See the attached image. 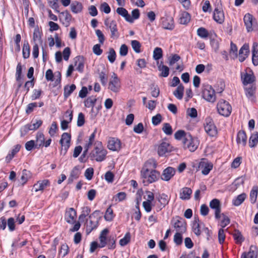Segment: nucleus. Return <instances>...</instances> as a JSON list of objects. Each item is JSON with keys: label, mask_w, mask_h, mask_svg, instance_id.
Returning <instances> with one entry per match:
<instances>
[{"label": "nucleus", "mask_w": 258, "mask_h": 258, "mask_svg": "<svg viewBox=\"0 0 258 258\" xmlns=\"http://www.w3.org/2000/svg\"><path fill=\"white\" fill-rule=\"evenodd\" d=\"M109 233V230L105 228L100 233L99 239L100 241V248L104 247L107 246L109 249H113L116 247V237L115 234H111L107 236Z\"/></svg>", "instance_id": "f257e3e1"}, {"label": "nucleus", "mask_w": 258, "mask_h": 258, "mask_svg": "<svg viewBox=\"0 0 258 258\" xmlns=\"http://www.w3.org/2000/svg\"><path fill=\"white\" fill-rule=\"evenodd\" d=\"M99 144L100 145L101 147H95L94 150L89 154V157L92 161L95 160L97 162H102L105 159L107 151L102 147L101 142H100Z\"/></svg>", "instance_id": "f03ea898"}, {"label": "nucleus", "mask_w": 258, "mask_h": 258, "mask_svg": "<svg viewBox=\"0 0 258 258\" xmlns=\"http://www.w3.org/2000/svg\"><path fill=\"white\" fill-rule=\"evenodd\" d=\"M183 147L184 149H188L190 152L196 151L199 145V141L197 138H193L188 133L187 136L183 140Z\"/></svg>", "instance_id": "7ed1b4c3"}, {"label": "nucleus", "mask_w": 258, "mask_h": 258, "mask_svg": "<svg viewBox=\"0 0 258 258\" xmlns=\"http://www.w3.org/2000/svg\"><path fill=\"white\" fill-rule=\"evenodd\" d=\"M202 97L208 102L213 103L216 100L215 92L212 87L209 84H204L202 86Z\"/></svg>", "instance_id": "20e7f679"}, {"label": "nucleus", "mask_w": 258, "mask_h": 258, "mask_svg": "<svg viewBox=\"0 0 258 258\" xmlns=\"http://www.w3.org/2000/svg\"><path fill=\"white\" fill-rule=\"evenodd\" d=\"M217 108L218 113L221 115L228 117L231 112L232 107L225 100L220 99L217 103Z\"/></svg>", "instance_id": "39448f33"}, {"label": "nucleus", "mask_w": 258, "mask_h": 258, "mask_svg": "<svg viewBox=\"0 0 258 258\" xmlns=\"http://www.w3.org/2000/svg\"><path fill=\"white\" fill-rule=\"evenodd\" d=\"M171 223L176 230V232H185L187 225L185 220L183 218L176 216L172 219Z\"/></svg>", "instance_id": "423d86ee"}, {"label": "nucleus", "mask_w": 258, "mask_h": 258, "mask_svg": "<svg viewBox=\"0 0 258 258\" xmlns=\"http://www.w3.org/2000/svg\"><path fill=\"white\" fill-rule=\"evenodd\" d=\"M204 128L206 132L211 137H215L218 134L217 127L213 119L211 118L206 119Z\"/></svg>", "instance_id": "0eeeda50"}, {"label": "nucleus", "mask_w": 258, "mask_h": 258, "mask_svg": "<svg viewBox=\"0 0 258 258\" xmlns=\"http://www.w3.org/2000/svg\"><path fill=\"white\" fill-rule=\"evenodd\" d=\"M43 121L42 120L39 119L37 120L35 122L31 124H27L23 126L21 129V132L22 136L25 135L28 133L29 131H35L38 129L42 124Z\"/></svg>", "instance_id": "6e6552de"}, {"label": "nucleus", "mask_w": 258, "mask_h": 258, "mask_svg": "<svg viewBox=\"0 0 258 258\" xmlns=\"http://www.w3.org/2000/svg\"><path fill=\"white\" fill-rule=\"evenodd\" d=\"M71 140V136L70 134L68 133H63L61 137V139L59 141V143L62 147H64L63 154L64 155L69 148L70 147V142Z\"/></svg>", "instance_id": "1a4fd4ad"}, {"label": "nucleus", "mask_w": 258, "mask_h": 258, "mask_svg": "<svg viewBox=\"0 0 258 258\" xmlns=\"http://www.w3.org/2000/svg\"><path fill=\"white\" fill-rule=\"evenodd\" d=\"M112 78L113 79L109 82L108 88L112 92L117 93L119 92L120 88V80L115 73H113Z\"/></svg>", "instance_id": "9d476101"}, {"label": "nucleus", "mask_w": 258, "mask_h": 258, "mask_svg": "<svg viewBox=\"0 0 258 258\" xmlns=\"http://www.w3.org/2000/svg\"><path fill=\"white\" fill-rule=\"evenodd\" d=\"M213 18L214 21L217 23L220 24L223 23L225 20V16L221 7L217 6L215 8L214 11Z\"/></svg>", "instance_id": "9b49d317"}, {"label": "nucleus", "mask_w": 258, "mask_h": 258, "mask_svg": "<svg viewBox=\"0 0 258 258\" xmlns=\"http://www.w3.org/2000/svg\"><path fill=\"white\" fill-rule=\"evenodd\" d=\"M172 151V147L171 145L167 142H162L158 148V154L160 156H163L166 153H169Z\"/></svg>", "instance_id": "f8f14e48"}, {"label": "nucleus", "mask_w": 258, "mask_h": 258, "mask_svg": "<svg viewBox=\"0 0 258 258\" xmlns=\"http://www.w3.org/2000/svg\"><path fill=\"white\" fill-rule=\"evenodd\" d=\"M210 207L215 210V217L219 220L221 218V205L220 201L217 199L212 200L209 204Z\"/></svg>", "instance_id": "ddd939ff"}, {"label": "nucleus", "mask_w": 258, "mask_h": 258, "mask_svg": "<svg viewBox=\"0 0 258 258\" xmlns=\"http://www.w3.org/2000/svg\"><path fill=\"white\" fill-rule=\"evenodd\" d=\"M148 173L143 174L142 173V177L144 179H147L148 183H152L153 182L156 181L159 179V177L160 175V173L157 170H151Z\"/></svg>", "instance_id": "4468645a"}, {"label": "nucleus", "mask_w": 258, "mask_h": 258, "mask_svg": "<svg viewBox=\"0 0 258 258\" xmlns=\"http://www.w3.org/2000/svg\"><path fill=\"white\" fill-rule=\"evenodd\" d=\"M157 163L155 160L153 159H149L144 164L141 171L142 174H146L151 170H155L157 167Z\"/></svg>", "instance_id": "2eb2a0df"}, {"label": "nucleus", "mask_w": 258, "mask_h": 258, "mask_svg": "<svg viewBox=\"0 0 258 258\" xmlns=\"http://www.w3.org/2000/svg\"><path fill=\"white\" fill-rule=\"evenodd\" d=\"M95 213L96 212L91 214L86 222L87 230L89 231V232L97 227L98 219L95 217Z\"/></svg>", "instance_id": "dca6fc26"}, {"label": "nucleus", "mask_w": 258, "mask_h": 258, "mask_svg": "<svg viewBox=\"0 0 258 258\" xmlns=\"http://www.w3.org/2000/svg\"><path fill=\"white\" fill-rule=\"evenodd\" d=\"M107 147L110 150L113 151H118L121 148L120 141L117 138H111L108 142Z\"/></svg>", "instance_id": "f3484780"}, {"label": "nucleus", "mask_w": 258, "mask_h": 258, "mask_svg": "<svg viewBox=\"0 0 258 258\" xmlns=\"http://www.w3.org/2000/svg\"><path fill=\"white\" fill-rule=\"evenodd\" d=\"M175 172L176 170L174 168L169 166L163 170L161 179L166 181H169L175 175Z\"/></svg>", "instance_id": "a211bd4d"}, {"label": "nucleus", "mask_w": 258, "mask_h": 258, "mask_svg": "<svg viewBox=\"0 0 258 258\" xmlns=\"http://www.w3.org/2000/svg\"><path fill=\"white\" fill-rule=\"evenodd\" d=\"M162 26L164 29L173 30L174 28L173 18L170 16L162 18Z\"/></svg>", "instance_id": "6ab92c4d"}, {"label": "nucleus", "mask_w": 258, "mask_h": 258, "mask_svg": "<svg viewBox=\"0 0 258 258\" xmlns=\"http://www.w3.org/2000/svg\"><path fill=\"white\" fill-rule=\"evenodd\" d=\"M249 53V45L245 43L240 48L239 51V60L240 62L244 61L248 57Z\"/></svg>", "instance_id": "aec40b11"}, {"label": "nucleus", "mask_w": 258, "mask_h": 258, "mask_svg": "<svg viewBox=\"0 0 258 258\" xmlns=\"http://www.w3.org/2000/svg\"><path fill=\"white\" fill-rule=\"evenodd\" d=\"M97 72L102 85L105 86L107 82V75L106 74L105 66L104 64H101L100 67L97 69Z\"/></svg>", "instance_id": "412c9836"}, {"label": "nucleus", "mask_w": 258, "mask_h": 258, "mask_svg": "<svg viewBox=\"0 0 258 258\" xmlns=\"http://www.w3.org/2000/svg\"><path fill=\"white\" fill-rule=\"evenodd\" d=\"M255 85H251L250 87L244 88L245 93L246 96L251 101H254L256 99L255 92H256Z\"/></svg>", "instance_id": "4be33fe9"}, {"label": "nucleus", "mask_w": 258, "mask_h": 258, "mask_svg": "<svg viewBox=\"0 0 258 258\" xmlns=\"http://www.w3.org/2000/svg\"><path fill=\"white\" fill-rule=\"evenodd\" d=\"M75 66L78 65L76 68V70L80 73H83L84 72V64L85 58L82 55H78L75 58Z\"/></svg>", "instance_id": "5701e85b"}, {"label": "nucleus", "mask_w": 258, "mask_h": 258, "mask_svg": "<svg viewBox=\"0 0 258 258\" xmlns=\"http://www.w3.org/2000/svg\"><path fill=\"white\" fill-rule=\"evenodd\" d=\"M236 142L237 144H242L243 147L246 146L247 143V136L244 131L241 130L237 133Z\"/></svg>", "instance_id": "b1692460"}, {"label": "nucleus", "mask_w": 258, "mask_h": 258, "mask_svg": "<svg viewBox=\"0 0 258 258\" xmlns=\"http://www.w3.org/2000/svg\"><path fill=\"white\" fill-rule=\"evenodd\" d=\"M241 80L243 85L246 86L248 84H252L255 81L256 78L253 73H252V74L245 73L243 76H241Z\"/></svg>", "instance_id": "393cba45"}, {"label": "nucleus", "mask_w": 258, "mask_h": 258, "mask_svg": "<svg viewBox=\"0 0 258 258\" xmlns=\"http://www.w3.org/2000/svg\"><path fill=\"white\" fill-rule=\"evenodd\" d=\"M253 16L251 14L247 13L245 14L243 18L244 24L246 26L247 31L248 32H251L253 30L252 26Z\"/></svg>", "instance_id": "a878e982"}, {"label": "nucleus", "mask_w": 258, "mask_h": 258, "mask_svg": "<svg viewBox=\"0 0 258 258\" xmlns=\"http://www.w3.org/2000/svg\"><path fill=\"white\" fill-rule=\"evenodd\" d=\"M76 217V212L73 208H70L69 210L66 211L64 218L68 223H73Z\"/></svg>", "instance_id": "bb28decb"}, {"label": "nucleus", "mask_w": 258, "mask_h": 258, "mask_svg": "<svg viewBox=\"0 0 258 258\" xmlns=\"http://www.w3.org/2000/svg\"><path fill=\"white\" fill-rule=\"evenodd\" d=\"M252 62L254 66L258 65V43L254 42L252 47Z\"/></svg>", "instance_id": "cd10ccee"}, {"label": "nucleus", "mask_w": 258, "mask_h": 258, "mask_svg": "<svg viewBox=\"0 0 258 258\" xmlns=\"http://www.w3.org/2000/svg\"><path fill=\"white\" fill-rule=\"evenodd\" d=\"M257 251L256 247L251 245L250 247L249 251L248 252H243L241 258H256Z\"/></svg>", "instance_id": "c85d7f7f"}, {"label": "nucleus", "mask_w": 258, "mask_h": 258, "mask_svg": "<svg viewBox=\"0 0 258 258\" xmlns=\"http://www.w3.org/2000/svg\"><path fill=\"white\" fill-rule=\"evenodd\" d=\"M72 12L75 14H78L82 12L83 5L81 3L78 1H73L70 5Z\"/></svg>", "instance_id": "c756f323"}, {"label": "nucleus", "mask_w": 258, "mask_h": 258, "mask_svg": "<svg viewBox=\"0 0 258 258\" xmlns=\"http://www.w3.org/2000/svg\"><path fill=\"white\" fill-rule=\"evenodd\" d=\"M111 31V37L114 38L119 37V33L118 32L116 22L115 20H112L110 23L108 27Z\"/></svg>", "instance_id": "7c9ffc66"}, {"label": "nucleus", "mask_w": 258, "mask_h": 258, "mask_svg": "<svg viewBox=\"0 0 258 258\" xmlns=\"http://www.w3.org/2000/svg\"><path fill=\"white\" fill-rule=\"evenodd\" d=\"M203 226H204V224L202 222H200V220L198 218L195 219L192 226V230L194 233L197 236H199L201 234V228Z\"/></svg>", "instance_id": "2f4dec72"}, {"label": "nucleus", "mask_w": 258, "mask_h": 258, "mask_svg": "<svg viewBox=\"0 0 258 258\" xmlns=\"http://www.w3.org/2000/svg\"><path fill=\"white\" fill-rule=\"evenodd\" d=\"M190 15L187 12H183L180 16L179 22L181 24L187 25L190 20Z\"/></svg>", "instance_id": "473e14b6"}, {"label": "nucleus", "mask_w": 258, "mask_h": 258, "mask_svg": "<svg viewBox=\"0 0 258 258\" xmlns=\"http://www.w3.org/2000/svg\"><path fill=\"white\" fill-rule=\"evenodd\" d=\"M158 69L159 71L161 72L159 75V77L166 78L168 76L169 69L167 66L163 64L162 61H161L160 64L158 66Z\"/></svg>", "instance_id": "72a5a7b5"}, {"label": "nucleus", "mask_w": 258, "mask_h": 258, "mask_svg": "<svg viewBox=\"0 0 258 258\" xmlns=\"http://www.w3.org/2000/svg\"><path fill=\"white\" fill-rule=\"evenodd\" d=\"M45 140V139L43 133L38 132L36 136V144L38 147V149L43 146Z\"/></svg>", "instance_id": "f704fd0d"}, {"label": "nucleus", "mask_w": 258, "mask_h": 258, "mask_svg": "<svg viewBox=\"0 0 258 258\" xmlns=\"http://www.w3.org/2000/svg\"><path fill=\"white\" fill-rule=\"evenodd\" d=\"M30 54V47L29 42L27 40L24 41V44L22 48V54L24 59H27L29 57Z\"/></svg>", "instance_id": "c9c22d12"}, {"label": "nucleus", "mask_w": 258, "mask_h": 258, "mask_svg": "<svg viewBox=\"0 0 258 258\" xmlns=\"http://www.w3.org/2000/svg\"><path fill=\"white\" fill-rule=\"evenodd\" d=\"M203 167L204 168L202 171V173L204 175H207L209 174L210 171L213 168V164L211 163H205L204 162H201L199 163V167Z\"/></svg>", "instance_id": "e433bc0d"}, {"label": "nucleus", "mask_w": 258, "mask_h": 258, "mask_svg": "<svg viewBox=\"0 0 258 258\" xmlns=\"http://www.w3.org/2000/svg\"><path fill=\"white\" fill-rule=\"evenodd\" d=\"M184 87L182 84H180L176 89L173 92V95L178 99L181 100L183 98Z\"/></svg>", "instance_id": "4c0bfd02"}, {"label": "nucleus", "mask_w": 258, "mask_h": 258, "mask_svg": "<svg viewBox=\"0 0 258 258\" xmlns=\"http://www.w3.org/2000/svg\"><path fill=\"white\" fill-rule=\"evenodd\" d=\"M116 13L123 17L127 22H128V20H132L131 15L125 8L122 7L118 8L116 9Z\"/></svg>", "instance_id": "58836bf2"}, {"label": "nucleus", "mask_w": 258, "mask_h": 258, "mask_svg": "<svg viewBox=\"0 0 258 258\" xmlns=\"http://www.w3.org/2000/svg\"><path fill=\"white\" fill-rule=\"evenodd\" d=\"M31 174L29 171L26 169H23L20 178V183L22 185H24L27 182L28 179L31 178Z\"/></svg>", "instance_id": "ea45409f"}, {"label": "nucleus", "mask_w": 258, "mask_h": 258, "mask_svg": "<svg viewBox=\"0 0 258 258\" xmlns=\"http://www.w3.org/2000/svg\"><path fill=\"white\" fill-rule=\"evenodd\" d=\"M248 143L250 148H253L256 146L258 143V132H256L251 135Z\"/></svg>", "instance_id": "a19ab883"}, {"label": "nucleus", "mask_w": 258, "mask_h": 258, "mask_svg": "<svg viewBox=\"0 0 258 258\" xmlns=\"http://www.w3.org/2000/svg\"><path fill=\"white\" fill-rule=\"evenodd\" d=\"M76 86L75 84H72L71 86L67 85L64 87L63 95L64 98H67L76 89Z\"/></svg>", "instance_id": "79ce46f5"}, {"label": "nucleus", "mask_w": 258, "mask_h": 258, "mask_svg": "<svg viewBox=\"0 0 258 258\" xmlns=\"http://www.w3.org/2000/svg\"><path fill=\"white\" fill-rule=\"evenodd\" d=\"M57 244V241L54 240L53 243L52 244L51 247L47 251L48 257L49 258H54L56 253V245Z\"/></svg>", "instance_id": "37998d69"}, {"label": "nucleus", "mask_w": 258, "mask_h": 258, "mask_svg": "<svg viewBox=\"0 0 258 258\" xmlns=\"http://www.w3.org/2000/svg\"><path fill=\"white\" fill-rule=\"evenodd\" d=\"M150 89L151 90V95L153 97L157 98L160 94V89L158 86L155 83H152L150 85Z\"/></svg>", "instance_id": "c03bdc74"}, {"label": "nucleus", "mask_w": 258, "mask_h": 258, "mask_svg": "<svg viewBox=\"0 0 258 258\" xmlns=\"http://www.w3.org/2000/svg\"><path fill=\"white\" fill-rule=\"evenodd\" d=\"M163 57V50L161 48L157 47L153 51V57L154 60H158Z\"/></svg>", "instance_id": "a18cd8bd"}, {"label": "nucleus", "mask_w": 258, "mask_h": 258, "mask_svg": "<svg viewBox=\"0 0 258 258\" xmlns=\"http://www.w3.org/2000/svg\"><path fill=\"white\" fill-rule=\"evenodd\" d=\"M246 195H238L235 199L232 201L233 205L235 206H238L240 205L245 200L246 198Z\"/></svg>", "instance_id": "49530a36"}, {"label": "nucleus", "mask_w": 258, "mask_h": 258, "mask_svg": "<svg viewBox=\"0 0 258 258\" xmlns=\"http://www.w3.org/2000/svg\"><path fill=\"white\" fill-rule=\"evenodd\" d=\"M114 217V215L113 214V210L111 208L110 206L107 208L106 211L104 218L106 221H111Z\"/></svg>", "instance_id": "de8ad7c7"}, {"label": "nucleus", "mask_w": 258, "mask_h": 258, "mask_svg": "<svg viewBox=\"0 0 258 258\" xmlns=\"http://www.w3.org/2000/svg\"><path fill=\"white\" fill-rule=\"evenodd\" d=\"M220 216L221 217H222V220L220 222V226L222 228H223L230 223V220L229 218L224 213L221 214H220Z\"/></svg>", "instance_id": "09e8293b"}, {"label": "nucleus", "mask_w": 258, "mask_h": 258, "mask_svg": "<svg viewBox=\"0 0 258 258\" xmlns=\"http://www.w3.org/2000/svg\"><path fill=\"white\" fill-rule=\"evenodd\" d=\"M24 76L22 74V67L20 62L18 63L16 68V80L18 81L21 78H24Z\"/></svg>", "instance_id": "8fccbe9b"}, {"label": "nucleus", "mask_w": 258, "mask_h": 258, "mask_svg": "<svg viewBox=\"0 0 258 258\" xmlns=\"http://www.w3.org/2000/svg\"><path fill=\"white\" fill-rule=\"evenodd\" d=\"M64 17L66 21V27H68L70 24V22L72 20V16L68 10H66L60 13Z\"/></svg>", "instance_id": "3c124183"}, {"label": "nucleus", "mask_w": 258, "mask_h": 258, "mask_svg": "<svg viewBox=\"0 0 258 258\" xmlns=\"http://www.w3.org/2000/svg\"><path fill=\"white\" fill-rule=\"evenodd\" d=\"M157 199L161 204L165 205L168 203L170 196L168 195H158Z\"/></svg>", "instance_id": "603ef678"}, {"label": "nucleus", "mask_w": 258, "mask_h": 258, "mask_svg": "<svg viewBox=\"0 0 258 258\" xmlns=\"http://www.w3.org/2000/svg\"><path fill=\"white\" fill-rule=\"evenodd\" d=\"M69 248L68 245L64 243L61 245L60 248L58 252V255L62 257L65 256L69 252Z\"/></svg>", "instance_id": "864d4df0"}, {"label": "nucleus", "mask_w": 258, "mask_h": 258, "mask_svg": "<svg viewBox=\"0 0 258 258\" xmlns=\"http://www.w3.org/2000/svg\"><path fill=\"white\" fill-rule=\"evenodd\" d=\"M41 35L42 33L40 32L39 27L37 26L34 30L33 34V39L35 41L37 39H38L40 42H42L41 39Z\"/></svg>", "instance_id": "5fc2aeb1"}, {"label": "nucleus", "mask_w": 258, "mask_h": 258, "mask_svg": "<svg viewBox=\"0 0 258 258\" xmlns=\"http://www.w3.org/2000/svg\"><path fill=\"white\" fill-rule=\"evenodd\" d=\"M162 131L166 135H171L173 130L171 126L169 123H164L163 125Z\"/></svg>", "instance_id": "6e6d98bb"}, {"label": "nucleus", "mask_w": 258, "mask_h": 258, "mask_svg": "<svg viewBox=\"0 0 258 258\" xmlns=\"http://www.w3.org/2000/svg\"><path fill=\"white\" fill-rule=\"evenodd\" d=\"M131 45L133 49L136 53L141 52V44L139 41L136 40H132L131 41Z\"/></svg>", "instance_id": "4d7b16f0"}, {"label": "nucleus", "mask_w": 258, "mask_h": 258, "mask_svg": "<svg viewBox=\"0 0 258 258\" xmlns=\"http://www.w3.org/2000/svg\"><path fill=\"white\" fill-rule=\"evenodd\" d=\"M197 34L201 38H207L209 35L208 31L204 27H200L197 30Z\"/></svg>", "instance_id": "13d9d810"}, {"label": "nucleus", "mask_w": 258, "mask_h": 258, "mask_svg": "<svg viewBox=\"0 0 258 258\" xmlns=\"http://www.w3.org/2000/svg\"><path fill=\"white\" fill-rule=\"evenodd\" d=\"M187 134L183 130H178L174 134V138L177 140H180L182 138L185 139Z\"/></svg>", "instance_id": "bf43d9fd"}, {"label": "nucleus", "mask_w": 258, "mask_h": 258, "mask_svg": "<svg viewBox=\"0 0 258 258\" xmlns=\"http://www.w3.org/2000/svg\"><path fill=\"white\" fill-rule=\"evenodd\" d=\"M183 233L181 232H176L174 235L173 240L174 243L177 245H179L182 243V234Z\"/></svg>", "instance_id": "052dcab7"}, {"label": "nucleus", "mask_w": 258, "mask_h": 258, "mask_svg": "<svg viewBox=\"0 0 258 258\" xmlns=\"http://www.w3.org/2000/svg\"><path fill=\"white\" fill-rule=\"evenodd\" d=\"M140 16V13L139 9H135L133 10L132 12V16H131L132 20H128V22L133 23L134 21V20H137L139 18Z\"/></svg>", "instance_id": "680f3d73"}, {"label": "nucleus", "mask_w": 258, "mask_h": 258, "mask_svg": "<svg viewBox=\"0 0 258 258\" xmlns=\"http://www.w3.org/2000/svg\"><path fill=\"white\" fill-rule=\"evenodd\" d=\"M180 58V56L177 54H171V55L168 58L169 64L170 66H172L175 62L179 60Z\"/></svg>", "instance_id": "e2e57ef3"}, {"label": "nucleus", "mask_w": 258, "mask_h": 258, "mask_svg": "<svg viewBox=\"0 0 258 258\" xmlns=\"http://www.w3.org/2000/svg\"><path fill=\"white\" fill-rule=\"evenodd\" d=\"M25 148L26 150L30 151L33 148L38 149L36 144L34 140H30L25 143Z\"/></svg>", "instance_id": "0e129e2a"}, {"label": "nucleus", "mask_w": 258, "mask_h": 258, "mask_svg": "<svg viewBox=\"0 0 258 258\" xmlns=\"http://www.w3.org/2000/svg\"><path fill=\"white\" fill-rule=\"evenodd\" d=\"M35 84V79H32L30 81H27L25 82L24 88L26 91V94H27L30 91V87H33Z\"/></svg>", "instance_id": "69168bd1"}, {"label": "nucleus", "mask_w": 258, "mask_h": 258, "mask_svg": "<svg viewBox=\"0 0 258 258\" xmlns=\"http://www.w3.org/2000/svg\"><path fill=\"white\" fill-rule=\"evenodd\" d=\"M116 52L113 48H110L109 49V54L107 56L109 61L111 63L114 62L116 58Z\"/></svg>", "instance_id": "338daca9"}, {"label": "nucleus", "mask_w": 258, "mask_h": 258, "mask_svg": "<svg viewBox=\"0 0 258 258\" xmlns=\"http://www.w3.org/2000/svg\"><path fill=\"white\" fill-rule=\"evenodd\" d=\"M97 101L96 98L92 99L91 97H88L84 101L85 106L88 108L90 107H93Z\"/></svg>", "instance_id": "774afa93"}]
</instances>
